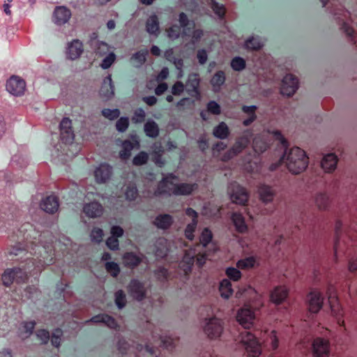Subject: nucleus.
Wrapping results in <instances>:
<instances>
[{
  "instance_id": "1",
  "label": "nucleus",
  "mask_w": 357,
  "mask_h": 357,
  "mask_svg": "<svg viewBox=\"0 0 357 357\" xmlns=\"http://www.w3.org/2000/svg\"><path fill=\"white\" fill-rule=\"evenodd\" d=\"M177 178L172 174L164 178L159 183L158 190L155 192V195L163 194L175 195H188L197 188L196 184L189 183H176Z\"/></svg>"
},
{
  "instance_id": "2",
  "label": "nucleus",
  "mask_w": 357,
  "mask_h": 357,
  "mask_svg": "<svg viewBox=\"0 0 357 357\" xmlns=\"http://www.w3.org/2000/svg\"><path fill=\"white\" fill-rule=\"evenodd\" d=\"M280 162L285 163L289 171L294 174L303 172L307 167L308 158L305 152L298 147L290 149L280 160Z\"/></svg>"
},
{
  "instance_id": "3",
  "label": "nucleus",
  "mask_w": 357,
  "mask_h": 357,
  "mask_svg": "<svg viewBox=\"0 0 357 357\" xmlns=\"http://www.w3.org/2000/svg\"><path fill=\"white\" fill-rule=\"evenodd\" d=\"M236 342L248 357H259L261 354V345L255 335L250 332H241Z\"/></svg>"
},
{
  "instance_id": "4",
  "label": "nucleus",
  "mask_w": 357,
  "mask_h": 357,
  "mask_svg": "<svg viewBox=\"0 0 357 357\" xmlns=\"http://www.w3.org/2000/svg\"><path fill=\"white\" fill-rule=\"evenodd\" d=\"M271 135L275 139L280 141L284 146H287V142L279 131L272 132H264L260 136H257L253 141V149L256 153H262L266 150L268 146V137Z\"/></svg>"
},
{
  "instance_id": "5",
  "label": "nucleus",
  "mask_w": 357,
  "mask_h": 357,
  "mask_svg": "<svg viewBox=\"0 0 357 357\" xmlns=\"http://www.w3.org/2000/svg\"><path fill=\"white\" fill-rule=\"evenodd\" d=\"M312 355L314 357H328L331 352V343L328 338L317 337L312 343Z\"/></svg>"
},
{
  "instance_id": "6",
  "label": "nucleus",
  "mask_w": 357,
  "mask_h": 357,
  "mask_svg": "<svg viewBox=\"0 0 357 357\" xmlns=\"http://www.w3.org/2000/svg\"><path fill=\"white\" fill-rule=\"evenodd\" d=\"M255 319V312L248 305L238 310L236 314L237 321L245 328H250L254 324Z\"/></svg>"
},
{
  "instance_id": "7",
  "label": "nucleus",
  "mask_w": 357,
  "mask_h": 357,
  "mask_svg": "<svg viewBox=\"0 0 357 357\" xmlns=\"http://www.w3.org/2000/svg\"><path fill=\"white\" fill-rule=\"evenodd\" d=\"M27 276L22 269L19 268L6 269L2 275V281L4 285L10 286L14 280L17 282H24Z\"/></svg>"
},
{
  "instance_id": "8",
  "label": "nucleus",
  "mask_w": 357,
  "mask_h": 357,
  "mask_svg": "<svg viewBox=\"0 0 357 357\" xmlns=\"http://www.w3.org/2000/svg\"><path fill=\"white\" fill-rule=\"evenodd\" d=\"M229 192L233 202L244 205L248 199L246 190L236 183H231L229 187Z\"/></svg>"
},
{
  "instance_id": "9",
  "label": "nucleus",
  "mask_w": 357,
  "mask_h": 357,
  "mask_svg": "<svg viewBox=\"0 0 357 357\" xmlns=\"http://www.w3.org/2000/svg\"><path fill=\"white\" fill-rule=\"evenodd\" d=\"M204 332L211 339L219 337L222 333V323L221 320L215 317L208 320L205 326Z\"/></svg>"
},
{
  "instance_id": "10",
  "label": "nucleus",
  "mask_w": 357,
  "mask_h": 357,
  "mask_svg": "<svg viewBox=\"0 0 357 357\" xmlns=\"http://www.w3.org/2000/svg\"><path fill=\"white\" fill-rule=\"evenodd\" d=\"M328 301L331 305V309L333 315L335 317L337 320V323L340 326L344 327V330H345L344 327V312L343 310L338 301V299L335 294H332L328 293Z\"/></svg>"
},
{
  "instance_id": "11",
  "label": "nucleus",
  "mask_w": 357,
  "mask_h": 357,
  "mask_svg": "<svg viewBox=\"0 0 357 357\" xmlns=\"http://www.w3.org/2000/svg\"><path fill=\"white\" fill-rule=\"evenodd\" d=\"M298 86V79L292 75H287L282 79L280 91L284 96H291Z\"/></svg>"
},
{
  "instance_id": "12",
  "label": "nucleus",
  "mask_w": 357,
  "mask_h": 357,
  "mask_svg": "<svg viewBox=\"0 0 357 357\" xmlns=\"http://www.w3.org/2000/svg\"><path fill=\"white\" fill-rule=\"evenodd\" d=\"M26 89L25 82L19 77L13 76L7 82V91L14 96H21Z\"/></svg>"
},
{
  "instance_id": "13",
  "label": "nucleus",
  "mask_w": 357,
  "mask_h": 357,
  "mask_svg": "<svg viewBox=\"0 0 357 357\" xmlns=\"http://www.w3.org/2000/svg\"><path fill=\"white\" fill-rule=\"evenodd\" d=\"M60 134L61 140L66 144L72 143L74 139V132L72 129V122L68 118H63L60 123Z\"/></svg>"
},
{
  "instance_id": "14",
  "label": "nucleus",
  "mask_w": 357,
  "mask_h": 357,
  "mask_svg": "<svg viewBox=\"0 0 357 357\" xmlns=\"http://www.w3.org/2000/svg\"><path fill=\"white\" fill-rule=\"evenodd\" d=\"M289 289L285 285H279L270 293V301L275 305L282 304L288 297Z\"/></svg>"
},
{
  "instance_id": "15",
  "label": "nucleus",
  "mask_w": 357,
  "mask_h": 357,
  "mask_svg": "<svg viewBox=\"0 0 357 357\" xmlns=\"http://www.w3.org/2000/svg\"><path fill=\"white\" fill-rule=\"evenodd\" d=\"M250 137L249 133L248 132L245 134L243 137L239 138L235 144L234 145L233 148L228 151L222 158L221 160L223 161H226L237 153L242 151V150L248 144L249 142V138Z\"/></svg>"
},
{
  "instance_id": "16",
  "label": "nucleus",
  "mask_w": 357,
  "mask_h": 357,
  "mask_svg": "<svg viewBox=\"0 0 357 357\" xmlns=\"http://www.w3.org/2000/svg\"><path fill=\"white\" fill-rule=\"evenodd\" d=\"M324 298L318 291H314L308 295V309L312 313H317L322 307Z\"/></svg>"
},
{
  "instance_id": "17",
  "label": "nucleus",
  "mask_w": 357,
  "mask_h": 357,
  "mask_svg": "<svg viewBox=\"0 0 357 357\" xmlns=\"http://www.w3.org/2000/svg\"><path fill=\"white\" fill-rule=\"evenodd\" d=\"M112 168L107 164H101L94 172L96 181L98 183H105L110 178Z\"/></svg>"
},
{
  "instance_id": "18",
  "label": "nucleus",
  "mask_w": 357,
  "mask_h": 357,
  "mask_svg": "<svg viewBox=\"0 0 357 357\" xmlns=\"http://www.w3.org/2000/svg\"><path fill=\"white\" fill-rule=\"evenodd\" d=\"M199 85V79L197 74L189 75L188 79L186 83L187 91L192 97L197 99L200 98V94L198 90Z\"/></svg>"
},
{
  "instance_id": "19",
  "label": "nucleus",
  "mask_w": 357,
  "mask_h": 357,
  "mask_svg": "<svg viewBox=\"0 0 357 357\" xmlns=\"http://www.w3.org/2000/svg\"><path fill=\"white\" fill-rule=\"evenodd\" d=\"M71 17V12L64 6L56 8L54 12V21L56 24L61 25L66 23Z\"/></svg>"
},
{
  "instance_id": "20",
  "label": "nucleus",
  "mask_w": 357,
  "mask_h": 357,
  "mask_svg": "<svg viewBox=\"0 0 357 357\" xmlns=\"http://www.w3.org/2000/svg\"><path fill=\"white\" fill-rule=\"evenodd\" d=\"M40 208L47 213H54L59 208L58 199L54 196L47 197L42 201Z\"/></svg>"
},
{
  "instance_id": "21",
  "label": "nucleus",
  "mask_w": 357,
  "mask_h": 357,
  "mask_svg": "<svg viewBox=\"0 0 357 357\" xmlns=\"http://www.w3.org/2000/svg\"><path fill=\"white\" fill-rule=\"evenodd\" d=\"M337 163V156L334 153H328L323 158L321 167L326 172L329 173L335 169Z\"/></svg>"
},
{
  "instance_id": "22",
  "label": "nucleus",
  "mask_w": 357,
  "mask_h": 357,
  "mask_svg": "<svg viewBox=\"0 0 357 357\" xmlns=\"http://www.w3.org/2000/svg\"><path fill=\"white\" fill-rule=\"evenodd\" d=\"M83 52L82 43L79 40H74L68 47L67 55L70 59H77Z\"/></svg>"
},
{
  "instance_id": "23",
  "label": "nucleus",
  "mask_w": 357,
  "mask_h": 357,
  "mask_svg": "<svg viewBox=\"0 0 357 357\" xmlns=\"http://www.w3.org/2000/svg\"><path fill=\"white\" fill-rule=\"evenodd\" d=\"M139 143L137 139H133V142L126 140L122 144V150L120 151V157L126 160L130 156L131 151L136 148L139 149Z\"/></svg>"
},
{
  "instance_id": "24",
  "label": "nucleus",
  "mask_w": 357,
  "mask_h": 357,
  "mask_svg": "<svg viewBox=\"0 0 357 357\" xmlns=\"http://www.w3.org/2000/svg\"><path fill=\"white\" fill-rule=\"evenodd\" d=\"M195 256V250L185 251L183 260L180 264V266L183 268L185 274L191 271V267L193 265Z\"/></svg>"
},
{
  "instance_id": "25",
  "label": "nucleus",
  "mask_w": 357,
  "mask_h": 357,
  "mask_svg": "<svg viewBox=\"0 0 357 357\" xmlns=\"http://www.w3.org/2000/svg\"><path fill=\"white\" fill-rule=\"evenodd\" d=\"M100 93L101 96L106 98H109L114 96V86L112 84L111 75H108L104 79Z\"/></svg>"
},
{
  "instance_id": "26",
  "label": "nucleus",
  "mask_w": 357,
  "mask_h": 357,
  "mask_svg": "<svg viewBox=\"0 0 357 357\" xmlns=\"http://www.w3.org/2000/svg\"><path fill=\"white\" fill-rule=\"evenodd\" d=\"M102 206L98 202L88 204L84 207V212L91 218L100 216L102 213Z\"/></svg>"
},
{
  "instance_id": "27",
  "label": "nucleus",
  "mask_w": 357,
  "mask_h": 357,
  "mask_svg": "<svg viewBox=\"0 0 357 357\" xmlns=\"http://www.w3.org/2000/svg\"><path fill=\"white\" fill-rule=\"evenodd\" d=\"M130 291L132 296L138 301L142 300L144 290L142 285L137 280H132L130 284Z\"/></svg>"
},
{
  "instance_id": "28",
  "label": "nucleus",
  "mask_w": 357,
  "mask_h": 357,
  "mask_svg": "<svg viewBox=\"0 0 357 357\" xmlns=\"http://www.w3.org/2000/svg\"><path fill=\"white\" fill-rule=\"evenodd\" d=\"M91 321L96 323L105 324V325H107L108 327L111 328H115L117 326L114 319L105 314L97 315L96 317H93L91 319Z\"/></svg>"
},
{
  "instance_id": "29",
  "label": "nucleus",
  "mask_w": 357,
  "mask_h": 357,
  "mask_svg": "<svg viewBox=\"0 0 357 357\" xmlns=\"http://www.w3.org/2000/svg\"><path fill=\"white\" fill-rule=\"evenodd\" d=\"M219 291L224 298H229L233 294L231 284L229 280L224 279L220 284Z\"/></svg>"
},
{
  "instance_id": "30",
  "label": "nucleus",
  "mask_w": 357,
  "mask_h": 357,
  "mask_svg": "<svg viewBox=\"0 0 357 357\" xmlns=\"http://www.w3.org/2000/svg\"><path fill=\"white\" fill-rule=\"evenodd\" d=\"M172 223V218L169 215H160L155 218V225L160 229H167Z\"/></svg>"
},
{
  "instance_id": "31",
  "label": "nucleus",
  "mask_w": 357,
  "mask_h": 357,
  "mask_svg": "<svg viewBox=\"0 0 357 357\" xmlns=\"http://www.w3.org/2000/svg\"><path fill=\"white\" fill-rule=\"evenodd\" d=\"M232 221L238 231L243 233L247 231L248 227L241 214L234 213L232 215Z\"/></svg>"
},
{
  "instance_id": "32",
  "label": "nucleus",
  "mask_w": 357,
  "mask_h": 357,
  "mask_svg": "<svg viewBox=\"0 0 357 357\" xmlns=\"http://www.w3.org/2000/svg\"><path fill=\"white\" fill-rule=\"evenodd\" d=\"M259 194L264 202H271L273 199L274 192L269 186L262 185L259 188Z\"/></svg>"
},
{
  "instance_id": "33",
  "label": "nucleus",
  "mask_w": 357,
  "mask_h": 357,
  "mask_svg": "<svg viewBox=\"0 0 357 357\" xmlns=\"http://www.w3.org/2000/svg\"><path fill=\"white\" fill-rule=\"evenodd\" d=\"M146 31L151 34H158L159 31V22L156 15H152L147 20Z\"/></svg>"
},
{
  "instance_id": "34",
  "label": "nucleus",
  "mask_w": 357,
  "mask_h": 357,
  "mask_svg": "<svg viewBox=\"0 0 357 357\" xmlns=\"http://www.w3.org/2000/svg\"><path fill=\"white\" fill-rule=\"evenodd\" d=\"M144 132L149 137H157L159 133V128L157 123L153 121H147L144 125Z\"/></svg>"
},
{
  "instance_id": "35",
  "label": "nucleus",
  "mask_w": 357,
  "mask_h": 357,
  "mask_svg": "<svg viewBox=\"0 0 357 357\" xmlns=\"http://www.w3.org/2000/svg\"><path fill=\"white\" fill-rule=\"evenodd\" d=\"M141 261V259L133 253H126L123 256V263L128 267H135Z\"/></svg>"
},
{
  "instance_id": "36",
  "label": "nucleus",
  "mask_w": 357,
  "mask_h": 357,
  "mask_svg": "<svg viewBox=\"0 0 357 357\" xmlns=\"http://www.w3.org/2000/svg\"><path fill=\"white\" fill-rule=\"evenodd\" d=\"M257 263L254 257H249L243 259L239 260L237 264V268L240 269H249L253 268Z\"/></svg>"
},
{
  "instance_id": "37",
  "label": "nucleus",
  "mask_w": 357,
  "mask_h": 357,
  "mask_svg": "<svg viewBox=\"0 0 357 357\" xmlns=\"http://www.w3.org/2000/svg\"><path fill=\"white\" fill-rule=\"evenodd\" d=\"M213 135L220 139L226 138L229 135V129L227 126L222 122L213 130Z\"/></svg>"
},
{
  "instance_id": "38",
  "label": "nucleus",
  "mask_w": 357,
  "mask_h": 357,
  "mask_svg": "<svg viewBox=\"0 0 357 357\" xmlns=\"http://www.w3.org/2000/svg\"><path fill=\"white\" fill-rule=\"evenodd\" d=\"M315 202L319 209L324 210L328 206V197L326 194L320 193L317 195L315 198Z\"/></svg>"
},
{
  "instance_id": "39",
  "label": "nucleus",
  "mask_w": 357,
  "mask_h": 357,
  "mask_svg": "<svg viewBox=\"0 0 357 357\" xmlns=\"http://www.w3.org/2000/svg\"><path fill=\"white\" fill-rule=\"evenodd\" d=\"M225 77L222 71H219L211 79V84L216 91L225 82Z\"/></svg>"
},
{
  "instance_id": "40",
  "label": "nucleus",
  "mask_w": 357,
  "mask_h": 357,
  "mask_svg": "<svg viewBox=\"0 0 357 357\" xmlns=\"http://www.w3.org/2000/svg\"><path fill=\"white\" fill-rule=\"evenodd\" d=\"M255 109H256L255 106H250V107L244 106L243 107V111L250 116V117L248 119H245L243 121V124L245 126H247L250 125L255 119V118H256V116L255 114Z\"/></svg>"
},
{
  "instance_id": "41",
  "label": "nucleus",
  "mask_w": 357,
  "mask_h": 357,
  "mask_svg": "<svg viewBox=\"0 0 357 357\" xmlns=\"http://www.w3.org/2000/svg\"><path fill=\"white\" fill-rule=\"evenodd\" d=\"M266 342L270 344L272 350H275L278 348L279 340L275 331H272L268 333Z\"/></svg>"
},
{
  "instance_id": "42",
  "label": "nucleus",
  "mask_w": 357,
  "mask_h": 357,
  "mask_svg": "<svg viewBox=\"0 0 357 357\" xmlns=\"http://www.w3.org/2000/svg\"><path fill=\"white\" fill-rule=\"evenodd\" d=\"M212 233L211 231L206 228L202 232L200 236V243L202 247H206L212 240Z\"/></svg>"
},
{
  "instance_id": "43",
  "label": "nucleus",
  "mask_w": 357,
  "mask_h": 357,
  "mask_svg": "<svg viewBox=\"0 0 357 357\" xmlns=\"http://www.w3.org/2000/svg\"><path fill=\"white\" fill-rule=\"evenodd\" d=\"M262 45L259 40L254 37H252L245 42V47L253 50L260 49Z\"/></svg>"
},
{
  "instance_id": "44",
  "label": "nucleus",
  "mask_w": 357,
  "mask_h": 357,
  "mask_svg": "<svg viewBox=\"0 0 357 357\" xmlns=\"http://www.w3.org/2000/svg\"><path fill=\"white\" fill-rule=\"evenodd\" d=\"M197 220H192V222L190 224H188L185 231V235L186 238H188L190 240H192L194 235L193 233L195 231V229L197 227Z\"/></svg>"
},
{
  "instance_id": "45",
  "label": "nucleus",
  "mask_w": 357,
  "mask_h": 357,
  "mask_svg": "<svg viewBox=\"0 0 357 357\" xmlns=\"http://www.w3.org/2000/svg\"><path fill=\"white\" fill-rule=\"evenodd\" d=\"M227 277L234 281H238L241 278V273L235 268H228L226 270Z\"/></svg>"
},
{
  "instance_id": "46",
  "label": "nucleus",
  "mask_w": 357,
  "mask_h": 357,
  "mask_svg": "<svg viewBox=\"0 0 357 357\" xmlns=\"http://www.w3.org/2000/svg\"><path fill=\"white\" fill-rule=\"evenodd\" d=\"M126 197L128 200H133L135 199L137 196V190L134 185L130 184L126 187Z\"/></svg>"
},
{
  "instance_id": "47",
  "label": "nucleus",
  "mask_w": 357,
  "mask_h": 357,
  "mask_svg": "<svg viewBox=\"0 0 357 357\" xmlns=\"http://www.w3.org/2000/svg\"><path fill=\"white\" fill-rule=\"evenodd\" d=\"M105 268L114 277L117 276L120 271L119 265L114 262H107L105 264Z\"/></svg>"
},
{
  "instance_id": "48",
  "label": "nucleus",
  "mask_w": 357,
  "mask_h": 357,
  "mask_svg": "<svg viewBox=\"0 0 357 357\" xmlns=\"http://www.w3.org/2000/svg\"><path fill=\"white\" fill-rule=\"evenodd\" d=\"M149 159V155L145 152H140L133 158V164L135 165H142L145 164Z\"/></svg>"
},
{
  "instance_id": "49",
  "label": "nucleus",
  "mask_w": 357,
  "mask_h": 357,
  "mask_svg": "<svg viewBox=\"0 0 357 357\" xmlns=\"http://www.w3.org/2000/svg\"><path fill=\"white\" fill-rule=\"evenodd\" d=\"M115 303L119 308L125 306L126 303V295L122 290H119L115 294Z\"/></svg>"
},
{
  "instance_id": "50",
  "label": "nucleus",
  "mask_w": 357,
  "mask_h": 357,
  "mask_svg": "<svg viewBox=\"0 0 357 357\" xmlns=\"http://www.w3.org/2000/svg\"><path fill=\"white\" fill-rule=\"evenodd\" d=\"M148 52L146 50L145 51H141L138 52L136 54H135L132 59L136 61L137 66H141L142 65L145 61H146V56Z\"/></svg>"
},
{
  "instance_id": "51",
  "label": "nucleus",
  "mask_w": 357,
  "mask_h": 357,
  "mask_svg": "<svg viewBox=\"0 0 357 357\" xmlns=\"http://www.w3.org/2000/svg\"><path fill=\"white\" fill-rule=\"evenodd\" d=\"M231 66L235 70H241L245 68V62L242 58L236 57L231 61Z\"/></svg>"
},
{
  "instance_id": "52",
  "label": "nucleus",
  "mask_w": 357,
  "mask_h": 357,
  "mask_svg": "<svg viewBox=\"0 0 357 357\" xmlns=\"http://www.w3.org/2000/svg\"><path fill=\"white\" fill-rule=\"evenodd\" d=\"M102 113L105 117H106L107 119H109L110 120H113V119L118 118L120 114L119 110L117 109H105L102 110Z\"/></svg>"
},
{
  "instance_id": "53",
  "label": "nucleus",
  "mask_w": 357,
  "mask_h": 357,
  "mask_svg": "<svg viewBox=\"0 0 357 357\" xmlns=\"http://www.w3.org/2000/svg\"><path fill=\"white\" fill-rule=\"evenodd\" d=\"M179 22L181 24V26L183 28V33L184 35H190V28H188L185 29V27L189 25V22L187 17V15L181 13L179 15Z\"/></svg>"
},
{
  "instance_id": "54",
  "label": "nucleus",
  "mask_w": 357,
  "mask_h": 357,
  "mask_svg": "<svg viewBox=\"0 0 357 357\" xmlns=\"http://www.w3.org/2000/svg\"><path fill=\"white\" fill-rule=\"evenodd\" d=\"M162 152H163V150L160 145L158 147H156L155 150L153 152V153L155 155L153 161L159 167H162L165 163L161 159V155H162Z\"/></svg>"
},
{
  "instance_id": "55",
  "label": "nucleus",
  "mask_w": 357,
  "mask_h": 357,
  "mask_svg": "<svg viewBox=\"0 0 357 357\" xmlns=\"http://www.w3.org/2000/svg\"><path fill=\"white\" fill-rule=\"evenodd\" d=\"M115 59H116V56L114 53L109 54V55H107L103 59V61L100 65L101 67L103 69H107V68H109L112 66V64L114 63V61H115Z\"/></svg>"
},
{
  "instance_id": "56",
  "label": "nucleus",
  "mask_w": 357,
  "mask_h": 357,
  "mask_svg": "<svg viewBox=\"0 0 357 357\" xmlns=\"http://www.w3.org/2000/svg\"><path fill=\"white\" fill-rule=\"evenodd\" d=\"M128 125H129L128 119L121 117V119H119L117 121L116 126V129L119 131L123 132L128 128Z\"/></svg>"
},
{
  "instance_id": "57",
  "label": "nucleus",
  "mask_w": 357,
  "mask_h": 357,
  "mask_svg": "<svg viewBox=\"0 0 357 357\" xmlns=\"http://www.w3.org/2000/svg\"><path fill=\"white\" fill-rule=\"evenodd\" d=\"M62 335V331L61 329L57 328L54 331L52 335V344L58 347L60 344L61 337Z\"/></svg>"
},
{
  "instance_id": "58",
  "label": "nucleus",
  "mask_w": 357,
  "mask_h": 357,
  "mask_svg": "<svg viewBox=\"0 0 357 357\" xmlns=\"http://www.w3.org/2000/svg\"><path fill=\"white\" fill-rule=\"evenodd\" d=\"M103 236V231L101 229H94L91 231V241L99 243L102 241Z\"/></svg>"
},
{
  "instance_id": "59",
  "label": "nucleus",
  "mask_w": 357,
  "mask_h": 357,
  "mask_svg": "<svg viewBox=\"0 0 357 357\" xmlns=\"http://www.w3.org/2000/svg\"><path fill=\"white\" fill-rule=\"evenodd\" d=\"M144 118L145 112L142 109L139 108L135 110L132 120L135 123H141L144 120Z\"/></svg>"
},
{
  "instance_id": "60",
  "label": "nucleus",
  "mask_w": 357,
  "mask_h": 357,
  "mask_svg": "<svg viewBox=\"0 0 357 357\" xmlns=\"http://www.w3.org/2000/svg\"><path fill=\"white\" fill-rule=\"evenodd\" d=\"M212 9L214 13L220 17H223L225 14V7L222 5H219L218 3L213 1L212 3Z\"/></svg>"
},
{
  "instance_id": "61",
  "label": "nucleus",
  "mask_w": 357,
  "mask_h": 357,
  "mask_svg": "<svg viewBox=\"0 0 357 357\" xmlns=\"http://www.w3.org/2000/svg\"><path fill=\"white\" fill-rule=\"evenodd\" d=\"M181 28L178 26H173L167 30L168 37L171 39L177 38L179 36Z\"/></svg>"
},
{
  "instance_id": "62",
  "label": "nucleus",
  "mask_w": 357,
  "mask_h": 357,
  "mask_svg": "<svg viewBox=\"0 0 357 357\" xmlns=\"http://www.w3.org/2000/svg\"><path fill=\"white\" fill-rule=\"evenodd\" d=\"M207 109L213 114H219L220 113V107L215 101H211L208 102Z\"/></svg>"
},
{
  "instance_id": "63",
  "label": "nucleus",
  "mask_w": 357,
  "mask_h": 357,
  "mask_svg": "<svg viewBox=\"0 0 357 357\" xmlns=\"http://www.w3.org/2000/svg\"><path fill=\"white\" fill-rule=\"evenodd\" d=\"M167 241L165 239H160L158 243L164 245L162 249H158L155 252V255L159 257H163L167 255V248L166 246Z\"/></svg>"
},
{
  "instance_id": "64",
  "label": "nucleus",
  "mask_w": 357,
  "mask_h": 357,
  "mask_svg": "<svg viewBox=\"0 0 357 357\" xmlns=\"http://www.w3.org/2000/svg\"><path fill=\"white\" fill-rule=\"evenodd\" d=\"M184 90V85L181 82H176L172 88V93L174 96H179Z\"/></svg>"
}]
</instances>
